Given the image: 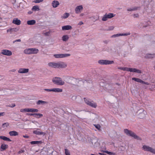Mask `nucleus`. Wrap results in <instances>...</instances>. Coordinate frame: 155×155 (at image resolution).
Listing matches in <instances>:
<instances>
[{
	"mask_svg": "<svg viewBox=\"0 0 155 155\" xmlns=\"http://www.w3.org/2000/svg\"><path fill=\"white\" fill-rule=\"evenodd\" d=\"M12 23L17 25H19L21 23L20 20L18 19L17 18H14L12 21Z\"/></svg>",
	"mask_w": 155,
	"mask_h": 155,
	"instance_id": "obj_21",
	"label": "nucleus"
},
{
	"mask_svg": "<svg viewBox=\"0 0 155 155\" xmlns=\"http://www.w3.org/2000/svg\"><path fill=\"white\" fill-rule=\"evenodd\" d=\"M52 81L54 84L58 85H63L65 84L64 82L62 80V79L59 77H55L53 78Z\"/></svg>",
	"mask_w": 155,
	"mask_h": 155,
	"instance_id": "obj_2",
	"label": "nucleus"
},
{
	"mask_svg": "<svg viewBox=\"0 0 155 155\" xmlns=\"http://www.w3.org/2000/svg\"><path fill=\"white\" fill-rule=\"evenodd\" d=\"M31 10L34 11H38L39 10V8L38 6H34L32 8Z\"/></svg>",
	"mask_w": 155,
	"mask_h": 155,
	"instance_id": "obj_35",
	"label": "nucleus"
},
{
	"mask_svg": "<svg viewBox=\"0 0 155 155\" xmlns=\"http://www.w3.org/2000/svg\"><path fill=\"white\" fill-rule=\"evenodd\" d=\"M83 24V22H82V21H80V22H79V23H78V25H82V24Z\"/></svg>",
	"mask_w": 155,
	"mask_h": 155,
	"instance_id": "obj_48",
	"label": "nucleus"
},
{
	"mask_svg": "<svg viewBox=\"0 0 155 155\" xmlns=\"http://www.w3.org/2000/svg\"><path fill=\"white\" fill-rule=\"evenodd\" d=\"M114 27L113 26H111L108 27V28L107 29V31H110L113 30Z\"/></svg>",
	"mask_w": 155,
	"mask_h": 155,
	"instance_id": "obj_38",
	"label": "nucleus"
},
{
	"mask_svg": "<svg viewBox=\"0 0 155 155\" xmlns=\"http://www.w3.org/2000/svg\"><path fill=\"white\" fill-rule=\"evenodd\" d=\"M8 148V145L7 144H6L4 143L2 144L0 147V150L1 151H3L5 150L6 149Z\"/></svg>",
	"mask_w": 155,
	"mask_h": 155,
	"instance_id": "obj_20",
	"label": "nucleus"
},
{
	"mask_svg": "<svg viewBox=\"0 0 155 155\" xmlns=\"http://www.w3.org/2000/svg\"><path fill=\"white\" fill-rule=\"evenodd\" d=\"M29 71L28 68H20L18 71V72L20 74L26 73H28Z\"/></svg>",
	"mask_w": 155,
	"mask_h": 155,
	"instance_id": "obj_15",
	"label": "nucleus"
},
{
	"mask_svg": "<svg viewBox=\"0 0 155 155\" xmlns=\"http://www.w3.org/2000/svg\"><path fill=\"white\" fill-rule=\"evenodd\" d=\"M38 130H39V129H38L36 130H34L33 131V133L38 135H45V133L43 132L40 131Z\"/></svg>",
	"mask_w": 155,
	"mask_h": 155,
	"instance_id": "obj_17",
	"label": "nucleus"
},
{
	"mask_svg": "<svg viewBox=\"0 0 155 155\" xmlns=\"http://www.w3.org/2000/svg\"><path fill=\"white\" fill-rule=\"evenodd\" d=\"M42 142L41 141H32L30 142V143L31 144H41L42 143Z\"/></svg>",
	"mask_w": 155,
	"mask_h": 155,
	"instance_id": "obj_29",
	"label": "nucleus"
},
{
	"mask_svg": "<svg viewBox=\"0 0 155 155\" xmlns=\"http://www.w3.org/2000/svg\"><path fill=\"white\" fill-rule=\"evenodd\" d=\"M44 0H34V2L37 3L42 2Z\"/></svg>",
	"mask_w": 155,
	"mask_h": 155,
	"instance_id": "obj_39",
	"label": "nucleus"
},
{
	"mask_svg": "<svg viewBox=\"0 0 155 155\" xmlns=\"http://www.w3.org/2000/svg\"><path fill=\"white\" fill-rule=\"evenodd\" d=\"M83 15V14H81V15H80V16H82V15Z\"/></svg>",
	"mask_w": 155,
	"mask_h": 155,
	"instance_id": "obj_57",
	"label": "nucleus"
},
{
	"mask_svg": "<svg viewBox=\"0 0 155 155\" xmlns=\"http://www.w3.org/2000/svg\"><path fill=\"white\" fill-rule=\"evenodd\" d=\"M49 33L48 32H46L45 33V35H48V34Z\"/></svg>",
	"mask_w": 155,
	"mask_h": 155,
	"instance_id": "obj_55",
	"label": "nucleus"
},
{
	"mask_svg": "<svg viewBox=\"0 0 155 155\" xmlns=\"http://www.w3.org/2000/svg\"><path fill=\"white\" fill-rule=\"evenodd\" d=\"M124 70L127 71H130V72H132L137 73H141V71L140 70L137 69L135 68H125Z\"/></svg>",
	"mask_w": 155,
	"mask_h": 155,
	"instance_id": "obj_8",
	"label": "nucleus"
},
{
	"mask_svg": "<svg viewBox=\"0 0 155 155\" xmlns=\"http://www.w3.org/2000/svg\"><path fill=\"white\" fill-rule=\"evenodd\" d=\"M23 137L24 138H28L29 137L27 135H23Z\"/></svg>",
	"mask_w": 155,
	"mask_h": 155,
	"instance_id": "obj_50",
	"label": "nucleus"
},
{
	"mask_svg": "<svg viewBox=\"0 0 155 155\" xmlns=\"http://www.w3.org/2000/svg\"><path fill=\"white\" fill-rule=\"evenodd\" d=\"M27 115L29 116H33L37 118L42 117L43 116L42 114L39 113H28L27 114Z\"/></svg>",
	"mask_w": 155,
	"mask_h": 155,
	"instance_id": "obj_12",
	"label": "nucleus"
},
{
	"mask_svg": "<svg viewBox=\"0 0 155 155\" xmlns=\"http://www.w3.org/2000/svg\"><path fill=\"white\" fill-rule=\"evenodd\" d=\"M0 139L7 141L11 142L12 141L9 138L4 136H0Z\"/></svg>",
	"mask_w": 155,
	"mask_h": 155,
	"instance_id": "obj_27",
	"label": "nucleus"
},
{
	"mask_svg": "<svg viewBox=\"0 0 155 155\" xmlns=\"http://www.w3.org/2000/svg\"><path fill=\"white\" fill-rule=\"evenodd\" d=\"M11 107H15V104H11Z\"/></svg>",
	"mask_w": 155,
	"mask_h": 155,
	"instance_id": "obj_49",
	"label": "nucleus"
},
{
	"mask_svg": "<svg viewBox=\"0 0 155 155\" xmlns=\"http://www.w3.org/2000/svg\"><path fill=\"white\" fill-rule=\"evenodd\" d=\"M9 125V124L8 123H5L2 124V127L3 128H5L7 127Z\"/></svg>",
	"mask_w": 155,
	"mask_h": 155,
	"instance_id": "obj_37",
	"label": "nucleus"
},
{
	"mask_svg": "<svg viewBox=\"0 0 155 155\" xmlns=\"http://www.w3.org/2000/svg\"><path fill=\"white\" fill-rule=\"evenodd\" d=\"M130 32L124 34H117L112 35L111 36V38H116L119 37L120 36H127L128 35H130Z\"/></svg>",
	"mask_w": 155,
	"mask_h": 155,
	"instance_id": "obj_14",
	"label": "nucleus"
},
{
	"mask_svg": "<svg viewBox=\"0 0 155 155\" xmlns=\"http://www.w3.org/2000/svg\"><path fill=\"white\" fill-rule=\"evenodd\" d=\"M113 61H110L107 60H100L98 63L101 65H108L113 64Z\"/></svg>",
	"mask_w": 155,
	"mask_h": 155,
	"instance_id": "obj_5",
	"label": "nucleus"
},
{
	"mask_svg": "<svg viewBox=\"0 0 155 155\" xmlns=\"http://www.w3.org/2000/svg\"><path fill=\"white\" fill-rule=\"evenodd\" d=\"M104 82H103V81H101V82H100V86H103V85H102V84Z\"/></svg>",
	"mask_w": 155,
	"mask_h": 155,
	"instance_id": "obj_52",
	"label": "nucleus"
},
{
	"mask_svg": "<svg viewBox=\"0 0 155 155\" xmlns=\"http://www.w3.org/2000/svg\"><path fill=\"white\" fill-rule=\"evenodd\" d=\"M65 151L66 155H70V152L67 149H65Z\"/></svg>",
	"mask_w": 155,
	"mask_h": 155,
	"instance_id": "obj_41",
	"label": "nucleus"
},
{
	"mask_svg": "<svg viewBox=\"0 0 155 155\" xmlns=\"http://www.w3.org/2000/svg\"><path fill=\"white\" fill-rule=\"evenodd\" d=\"M39 50L38 49L32 48H31V54H36L38 53Z\"/></svg>",
	"mask_w": 155,
	"mask_h": 155,
	"instance_id": "obj_22",
	"label": "nucleus"
},
{
	"mask_svg": "<svg viewBox=\"0 0 155 155\" xmlns=\"http://www.w3.org/2000/svg\"><path fill=\"white\" fill-rule=\"evenodd\" d=\"M48 104V102L45 101H43L42 100H38L36 102V104L37 105L42 104L44 105L45 104Z\"/></svg>",
	"mask_w": 155,
	"mask_h": 155,
	"instance_id": "obj_23",
	"label": "nucleus"
},
{
	"mask_svg": "<svg viewBox=\"0 0 155 155\" xmlns=\"http://www.w3.org/2000/svg\"><path fill=\"white\" fill-rule=\"evenodd\" d=\"M105 152L107 153L110 155H112L113 153L112 152H109L108 151H105Z\"/></svg>",
	"mask_w": 155,
	"mask_h": 155,
	"instance_id": "obj_45",
	"label": "nucleus"
},
{
	"mask_svg": "<svg viewBox=\"0 0 155 155\" xmlns=\"http://www.w3.org/2000/svg\"><path fill=\"white\" fill-rule=\"evenodd\" d=\"M133 16L134 18H138L139 17V14H134Z\"/></svg>",
	"mask_w": 155,
	"mask_h": 155,
	"instance_id": "obj_44",
	"label": "nucleus"
},
{
	"mask_svg": "<svg viewBox=\"0 0 155 155\" xmlns=\"http://www.w3.org/2000/svg\"><path fill=\"white\" fill-rule=\"evenodd\" d=\"M142 148L145 151L150 152L152 153L155 154V149L149 146L143 145Z\"/></svg>",
	"mask_w": 155,
	"mask_h": 155,
	"instance_id": "obj_6",
	"label": "nucleus"
},
{
	"mask_svg": "<svg viewBox=\"0 0 155 155\" xmlns=\"http://www.w3.org/2000/svg\"><path fill=\"white\" fill-rule=\"evenodd\" d=\"M71 54H54L53 56L56 58H62L70 56Z\"/></svg>",
	"mask_w": 155,
	"mask_h": 155,
	"instance_id": "obj_7",
	"label": "nucleus"
},
{
	"mask_svg": "<svg viewBox=\"0 0 155 155\" xmlns=\"http://www.w3.org/2000/svg\"><path fill=\"white\" fill-rule=\"evenodd\" d=\"M140 6H134L128 8L127 10L128 11L131 12L133 11H136L137 10H140Z\"/></svg>",
	"mask_w": 155,
	"mask_h": 155,
	"instance_id": "obj_16",
	"label": "nucleus"
},
{
	"mask_svg": "<svg viewBox=\"0 0 155 155\" xmlns=\"http://www.w3.org/2000/svg\"><path fill=\"white\" fill-rule=\"evenodd\" d=\"M106 14L107 15L108 19L114 17L115 15H114V14L112 13H109L108 14Z\"/></svg>",
	"mask_w": 155,
	"mask_h": 155,
	"instance_id": "obj_31",
	"label": "nucleus"
},
{
	"mask_svg": "<svg viewBox=\"0 0 155 155\" xmlns=\"http://www.w3.org/2000/svg\"><path fill=\"white\" fill-rule=\"evenodd\" d=\"M21 40L20 39H17L13 41V43H15L16 42H21Z\"/></svg>",
	"mask_w": 155,
	"mask_h": 155,
	"instance_id": "obj_46",
	"label": "nucleus"
},
{
	"mask_svg": "<svg viewBox=\"0 0 155 155\" xmlns=\"http://www.w3.org/2000/svg\"><path fill=\"white\" fill-rule=\"evenodd\" d=\"M69 37L68 35H63L62 37V40L64 41H66L69 39Z\"/></svg>",
	"mask_w": 155,
	"mask_h": 155,
	"instance_id": "obj_32",
	"label": "nucleus"
},
{
	"mask_svg": "<svg viewBox=\"0 0 155 155\" xmlns=\"http://www.w3.org/2000/svg\"><path fill=\"white\" fill-rule=\"evenodd\" d=\"M28 112H38V110L37 109L34 108H28Z\"/></svg>",
	"mask_w": 155,
	"mask_h": 155,
	"instance_id": "obj_25",
	"label": "nucleus"
},
{
	"mask_svg": "<svg viewBox=\"0 0 155 155\" xmlns=\"http://www.w3.org/2000/svg\"><path fill=\"white\" fill-rule=\"evenodd\" d=\"M83 9L82 5H79L77 6L75 9V12L76 14L80 13Z\"/></svg>",
	"mask_w": 155,
	"mask_h": 155,
	"instance_id": "obj_13",
	"label": "nucleus"
},
{
	"mask_svg": "<svg viewBox=\"0 0 155 155\" xmlns=\"http://www.w3.org/2000/svg\"><path fill=\"white\" fill-rule=\"evenodd\" d=\"M95 127L98 130H99L100 128V126L99 124L94 125Z\"/></svg>",
	"mask_w": 155,
	"mask_h": 155,
	"instance_id": "obj_43",
	"label": "nucleus"
},
{
	"mask_svg": "<svg viewBox=\"0 0 155 155\" xmlns=\"http://www.w3.org/2000/svg\"><path fill=\"white\" fill-rule=\"evenodd\" d=\"M32 12L31 11H29L28 12V14H31L32 13Z\"/></svg>",
	"mask_w": 155,
	"mask_h": 155,
	"instance_id": "obj_51",
	"label": "nucleus"
},
{
	"mask_svg": "<svg viewBox=\"0 0 155 155\" xmlns=\"http://www.w3.org/2000/svg\"><path fill=\"white\" fill-rule=\"evenodd\" d=\"M24 52L26 54H31V48H28L25 49L24 51Z\"/></svg>",
	"mask_w": 155,
	"mask_h": 155,
	"instance_id": "obj_28",
	"label": "nucleus"
},
{
	"mask_svg": "<svg viewBox=\"0 0 155 155\" xmlns=\"http://www.w3.org/2000/svg\"><path fill=\"white\" fill-rule=\"evenodd\" d=\"M6 106H7V107H11V105H10H10H6Z\"/></svg>",
	"mask_w": 155,
	"mask_h": 155,
	"instance_id": "obj_56",
	"label": "nucleus"
},
{
	"mask_svg": "<svg viewBox=\"0 0 155 155\" xmlns=\"http://www.w3.org/2000/svg\"><path fill=\"white\" fill-rule=\"evenodd\" d=\"M70 14L69 13L66 12L61 17L62 18H66L68 17Z\"/></svg>",
	"mask_w": 155,
	"mask_h": 155,
	"instance_id": "obj_34",
	"label": "nucleus"
},
{
	"mask_svg": "<svg viewBox=\"0 0 155 155\" xmlns=\"http://www.w3.org/2000/svg\"><path fill=\"white\" fill-rule=\"evenodd\" d=\"M84 100L85 102L89 106L94 108L97 107L96 103L94 102L93 101L86 98H84Z\"/></svg>",
	"mask_w": 155,
	"mask_h": 155,
	"instance_id": "obj_4",
	"label": "nucleus"
},
{
	"mask_svg": "<svg viewBox=\"0 0 155 155\" xmlns=\"http://www.w3.org/2000/svg\"><path fill=\"white\" fill-rule=\"evenodd\" d=\"M155 57L154 54H147L145 55V57L148 58H152Z\"/></svg>",
	"mask_w": 155,
	"mask_h": 155,
	"instance_id": "obj_30",
	"label": "nucleus"
},
{
	"mask_svg": "<svg viewBox=\"0 0 155 155\" xmlns=\"http://www.w3.org/2000/svg\"><path fill=\"white\" fill-rule=\"evenodd\" d=\"M25 152V150H21L19 151L18 152V154H20L21 153H24Z\"/></svg>",
	"mask_w": 155,
	"mask_h": 155,
	"instance_id": "obj_47",
	"label": "nucleus"
},
{
	"mask_svg": "<svg viewBox=\"0 0 155 155\" xmlns=\"http://www.w3.org/2000/svg\"><path fill=\"white\" fill-rule=\"evenodd\" d=\"M99 154H101V155H102V153H99Z\"/></svg>",
	"mask_w": 155,
	"mask_h": 155,
	"instance_id": "obj_58",
	"label": "nucleus"
},
{
	"mask_svg": "<svg viewBox=\"0 0 155 155\" xmlns=\"http://www.w3.org/2000/svg\"><path fill=\"white\" fill-rule=\"evenodd\" d=\"M132 80L134 81H136L137 82L143 84H144L147 85H148L149 84L148 82H145L142 81L141 79L137 78H132Z\"/></svg>",
	"mask_w": 155,
	"mask_h": 155,
	"instance_id": "obj_11",
	"label": "nucleus"
},
{
	"mask_svg": "<svg viewBox=\"0 0 155 155\" xmlns=\"http://www.w3.org/2000/svg\"><path fill=\"white\" fill-rule=\"evenodd\" d=\"M4 112H1V113H0V117L1 116H3V114H4Z\"/></svg>",
	"mask_w": 155,
	"mask_h": 155,
	"instance_id": "obj_53",
	"label": "nucleus"
},
{
	"mask_svg": "<svg viewBox=\"0 0 155 155\" xmlns=\"http://www.w3.org/2000/svg\"><path fill=\"white\" fill-rule=\"evenodd\" d=\"M36 23V21L34 20H32L27 21V23L29 25H33Z\"/></svg>",
	"mask_w": 155,
	"mask_h": 155,
	"instance_id": "obj_24",
	"label": "nucleus"
},
{
	"mask_svg": "<svg viewBox=\"0 0 155 155\" xmlns=\"http://www.w3.org/2000/svg\"><path fill=\"white\" fill-rule=\"evenodd\" d=\"M48 65L50 67L54 68H64L67 66L66 63L61 61L50 62L48 64Z\"/></svg>",
	"mask_w": 155,
	"mask_h": 155,
	"instance_id": "obj_1",
	"label": "nucleus"
},
{
	"mask_svg": "<svg viewBox=\"0 0 155 155\" xmlns=\"http://www.w3.org/2000/svg\"><path fill=\"white\" fill-rule=\"evenodd\" d=\"M59 5V2L56 0H54L52 1L51 3V5L53 8H55L57 7Z\"/></svg>",
	"mask_w": 155,
	"mask_h": 155,
	"instance_id": "obj_18",
	"label": "nucleus"
},
{
	"mask_svg": "<svg viewBox=\"0 0 155 155\" xmlns=\"http://www.w3.org/2000/svg\"><path fill=\"white\" fill-rule=\"evenodd\" d=\"M9 134L11 136H15L18 135V133L15 131H11L9 132Z\"/></svg>",
	"mask_w": 155,
	"mask_h": 155,
	"instance_id": "obj_26",
	"label": "nucleus"
},
{
	"mask_svg": "<svg viewBox=\"0 0 155 155\" xmlns=\"http://www.w3.org/2000/svg\"><path fill=\"white\" fill-rule=\"evenodd\" d=\"M44 90L48 92L53 91L55 92H61L63 91L62 89L59 88H53L51 89H45Z\"/></svg>",
	"mask_w": 155,
	"mask_h": 155,
	"instance_id": "obj_9",
	"label": "nucleus"
},
{
	"mask_svg": "<svg viewBox=\"0 0 155 155\" xmlns=\"http://www.w3.org/2000/svg\"><path fill=\"white\" fill-rule=\"evenodd\" d=\"M1 54L8 56L12 55V53L11 51L6 49H3L1 51Z\"/></svg>",
	"mask_w": 155,
	"mask_h": 155,
	"instance_id": "obj_10",
	"label": "nucleus"
},
{
	"mask_svg": "<svg viewBox=\"0 0 155 155\" xmlns=\"http://www.w3.org/2000/svg\"><path fill=\"white\" fill-rule=\"evenodd\" d=\"M124 132L127 135L134 137V139L138 140H141V139L137 136L134 132L127 129H124Z\"/></svg>",
	"mask_w": 155,
	"mask_h": 155,
	"instance_id": "obj_3",
	"label": "nucleus"
},
{
	"mask_svg": "<svg viewBox=\"0 0 155 155\" xmlns=\"http://www.w3.org/2000/svg\"><path fill=\"white\" fill-rule=\"evenodd\" d=\"M72 29V26L70 25L64 26L62 27V29L63 31L69 30H71Z\"/></svg>",
	"mask_w": 155,
	"mask_h": 155,
	"instance_id": "obj_19",
	"label": "nucleus"
},
{
	"mask_svg": "<svg viewBox=\"0 0 155 155\" xmlns=\"http://www.w3.org/2000/svg\"><path fill=\"white\" fill-rule=\"evenodd\" d=\"M28 108H25V109H21L20 111L21 112H28Z\"/></svg>",
	"mask_w": 155,
	"mask_h": 155,
	"instance_id": "obj_40",
	"label": "nucleus"
},
{
	"mask_svg": "<svg viewBox=\"0 0 155 155\" xmlns=\"http://www.w3.org/2000/svg\"><path fill=\"white\" fill-rule=\"evenodd\" d=\"M145 117V114L143 111V112L141 113H140L139 114V117L140 118H143Z\"/></svg>",
	"mask_w": 155,
	"mask_h": 155,
	"instance_id": "obj_33",
	"label": "nucleus"
},
{
	"mask_svg": "<svg viewBox=\"0 0 155 155\" xmlns=\"http://www.w3.org/2000/svg\"><path fill=\"white\" fill-rule=\"evenodd\" d=\"M108 19L107 15L105 14L104 15L102 18V20L104 21H106Z\"/></svg>",
	"mask_w": 155,
	"mask_h": 155,
	"instance_id": "obj_36",
	"label": "nucleus"
},
{
	"mask_svg": "<svg viewBox=\"0 0 155 155\" xmlns=\"http://www.w3.org/2000/svg\"><path fill=\"white\" fill-rule=\"evenodd\" d=\"M14 30V28H11L10 29H8L7 30V32H10V34H12V31H13Z\"/></svg>",
	"mask_w": 155,
	"mask_h": 155,
	"instance_id": "obj_42",
	"label": "nucleus"
},
{
	"mask_svg": "<svg viewBox=\"0 0 155 155\" xmlns=\"http://www.w3.org/2000/svg\"><path fill=\"white\" fill-rule=\"evenodd\" d=\"M104 43H106V44H107L108 43V41H107V40H105V41H104Z\"/></svg>",
	"mask_w": 155,
	"mask_h": 155,
	"instance_id": "obj_54",
	"label": "nucleus"
}]
</instances>
